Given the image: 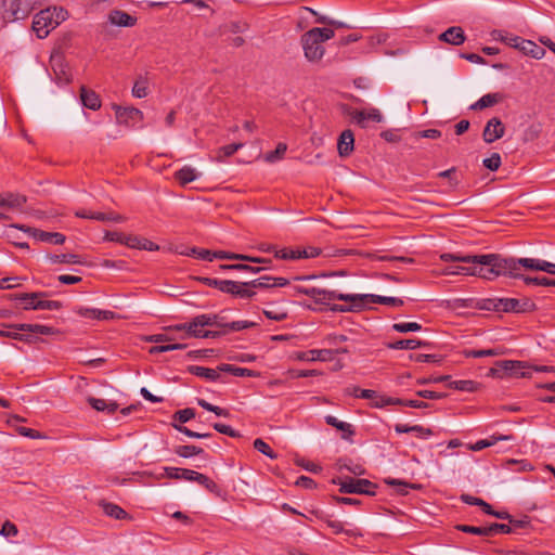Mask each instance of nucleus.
Segmentation results:
<instances>
[{
    "instance_id": "49530a36",
    "label": "nucleus",
    "mask_w": 555,
    "mask_h": 555,
    "mask_svg": "<svg viewBox=\"0 0 555 555\" xmlns=\"http://www.w3.org/2000/svg\"><path fill=\"white\" fill-rule=\"evenodd\" d=\"M542 132V124L534 122L528 126V128L524 131V141L532 142L539 139Z\"/></svg>"
},
{
    "instance_id": "aec40b11",
    "label": "nucleus",
    "mask_w": 555,
    "mask_h": 555,
    "mask_svg": "<svg viewBox=\"0 0 555 555\" xmlns=\"http://www.w3.org/2000/svg\"><path fill=\"white\" fill-rule=\"evenodd\" d=\"M7 328L18 330L23 332H30L34 334L40 335H53L57 331L51 326L41 325V324H4Z\"/></svg>"
},
{
    "instance_id": "6e6552de",
    "label": "nucleus",
    "mask_w": 555,
    "mask_h": 555,
    "mask_svg": "<svg viewBox=\"0 0 555 555\" xmlns=\"http://www.w3.org/2000/svg\"><path fill=\"white\" fill-rule=\"evenodd\" d=\"M333 483L340 486L339 491L341 493H359L375 495L374 489H376V485L367 479L348 478L343 481L341 479L338 478L333 479Z\"/></svg>"
},
{
    "instance_id": "3c124183",
    "label": "nucleus",
    "mask_w": 555,
    "mask_h": 555,
    "mask_svg": "<svg viewBox=\"0 0 555 555\" xmlns=\"http://www.w3.org/2000/svg\"><path fill=\"white\" fill-rule=\"evenodd\" d=\"M286 150L287 145L285 143H279L274 151L267 153L264 155V160L268 163H274L276 160H280L284 157Z\"/></svg>"
},
{
    "instance_id": "72a5a7b5",
    "label": "nucleus",
    "mask_w": 555,
    "mask_h": 555,
    "mask_svg": "<svg viewBox=\"0 0 555 555\" xmlns=\"http://www.w3.org/2000/svg\"><path fill=\"white\" fill-rule=\"evenodd\" d=\"M428 344L426 341H422V340H418V339H400V340H397L395 343H389L387 344V347L389 349H410V350H413V349H416V348H421V347H425L427 346Z\"/></svg>"
},
{
    "instance_id": "37998d69",
    "label": "nucleus",
    "mask_w": 555,
    "mask_h": 555,
    "mask_svg": "<svg viewBox=\"0 0 555 555\" xmlns=\"http://www.w3.org/2000/svg\"><path fill=\"white\" fill-rule=\"evenodd\" d=\"M48 259L52 263H67V264H76L81 263L79 256L75 254H61V255H50Z\"/></svg>"
},
{
    "instance_id": "4468645a",
    "label": "nucleus",
    "mask_w": 555,
    "mask_h": 555,
    "mask_svg": "<svg viewBox=\"0 0 555 555\" xmlns=\"http://www.w3.org/2000/svg\"><path fill=\"white\" fill-rule=\"evenodd\" d=\"M26 201V196L18 193H0V207L8 211H21Z\"/></svg>"
},
{
    "instance_id": "412c9836",
    "label": "nucleus",
    "mask_w": 555,
    "mask_h": 555,
    "mask_svg": "<svg viewBox=\"0 0 555 555\" xmlns=\"http://www.w3.org/2000/svg\"><path fill=\"white\" fill-rule=\"evenodd\" d=\"M439 39L453 46H461L462 43H464L466 37L461 27L452 26L449 27L442 34H440Z\"/></svg>"
},
{
    "instance_id": "680f3d73",
    "label": "nucleus",
    "mask_w": 555,
    "mask_h": 555,
    "mask_svg": "<svg viewBox=\"0 0 555 555\" xmlns=\"http://www.w3.org/2000/svg\"><path fill=\"white\" fill-rule=\"evenodd\" d=\"M487 530H488V537H493L498 533H511L512 527L506 524L494 522V524L487 526Z\"/></svg>"
},
{
    "instance_id": "a18cd8bd",
    "label": "nucleus",
    "mask_w": 555,
    "mask_h": 555,
    "mask_svg": "<svg viewBox=\"0 0 555 555\" xmlns=\"http://www.w3.org/2000/svg\"><path fill=\"white\" fill-rule=\"evenodd\" d=\"M179 423H173L172 426L178 429L179 431L185 434L186 436L191 438H207L210 437V434L208 433H196L190 430L188 427L183 426L184 423H186L190 418H177Z\"/></svg>"
},
{
    "instance_id": "bf43d9fd",
    "label": "nucleus",
    "mask_w": 555,
    "mask_h": 555,
    "mask_svg": "<svg viewBox=\"0 0 555 555\" xmlns=\"http://www.w3.org/2000/svg\"><path fill=\"white\" fill-rule=\"evenodd\" d=\"M180 255L195 256L199 259L212 261L211 251L208 249H199L196 247L190 248V251H179Z\"/></svg>"
},
{
    "instance_id": "1a4fd4ad",
    "label": "nucleus",
    "mask_w": 555,
    "mask_h": 555,
    "mask_svg": "<svg viewBox=\"0 0 555 555\" xmlns=\"http://www.w3.org/2000/svg\"><path fill=\"white\" fill-rule=\"evenodd\" d=\"M50 67L54 75V80L59 85H68L72 81V73L62 52L53 51L51 53Z\"/></svg>"
},
{
    "instance_id": "79ce46f5",
    "label": "nucleus",
    "mask_w": 555,
    "mask_h": 555,
    "mask_svg": "<svg viewBox=\"0 0 555 555\" xmlns=\"http://www.w3.org/2000/svg\"><path fill=\"white\" fill-rule=\"evenodd\" d=\"M191 481H195V482L202 485L203 487H205L210 492H217L218 491L217 483L214 480H211L210 478H208L206 475L201 474L198 472L194 470L193 476L191 478Z\"/></svg>"
},
{
    "instance_id": "8fccbe9b",
    "label": "nucleus",
    "mask_w": 555,
    "mask_h": 555,
    "mask_svg": "<svg viewBox=\"0 0 555 555\" xmlns=\"http://www.w3.org/2000/svg\"><path fill=\"white\" fill-rule=\"evenodd\" d=\"M253 446L258 452L264 454L266 456L272 460H275L278 457V454L270 448V446L260 438L255 439Z\"/></svg>"
},
{
    "instance_id": "ddd939ff",
    "label": "nucleus",
    "mask_w": 555,
    "mask_h": 555,
    "mask_svg": "<svg viewBox=\"0 0 555 555\" xmlns=\"http://www.w3.org/2000/svg\"><path fill=\"white\" fill-rule=\"evenodd\" d=\"M505 134V125L498 117L489 119L482 132V139L486 143H493Z\"/></svg>"
},
{
    "instance_id": "39448f33",
    "label": "nucleus",
    "mask_w": 555,
    "mask_h": 555,
    "mask_svg": "<svg viewBox=\"0 0 555 555\" xmlns=\"http://www.w3.org/2000/svg\"><path fill=\"white\" fill-rule=\"evenodd\" d=\"M469 266H454L443 269L441 275H474L482 279L492 280L496 278L495 268L481 262H466Z\"/></svg>"
},
{
    "instance_id": "f03ea898",
    "label": "nucleus",
    "mask_w": 555,
    "mask_h": 555,
    "mask_svg": "<svg viewBox=\"0 0 555 555\" xmlns=\"http://www.w3.org/2000/svg\"><path fill=\"white\" fill-rule=\"evenodd\" d=\"M68 16L63 8H48L37 13L33 21V29L39 38H46L52 29L57 27Z\"/></svg>"
},
{
    "instance_id": "58836bf2",
    "label": "nucleus",
    "mask_w": 555,
    "mask_h": 555,
    "mask_svg": "<svg viewBox=\"0 0 555 555\" xmlns=\"http://www.w3.org/2000/svg\"><path fill=\"white\" fill-rule=\"evenodd\" d=\"M243 147V143H232L221 146L217 150L216 162L222 163L227 157L232 156L235 152Z\"/></svg>"
},
{
    "instance_id": "13d9d810",
    "label": "nucleus",
    "mask_w": 555,
    "mask_h": 555,
    "mask_svg": "<svg viewBox=\"0 0 555 555\" xmlns=\"http://www.w3.org/2000/svg\"><path fill=\"white\" fill-rule=\"evenodd\" d=\"M203 452V449L196 446H180L176 449V453L182 457H191Z\"/></svg>"
},
{
    "instance_id": "6ab92c4d",
    "label": "nucleus",
    "mask_w": 555,
    "mask_h": 555,
    "mask_svg": "<svg viewBox=\"0 0 555 555\" xmlns=\"http://www.w3.org/2000/svg\"><path fill=\"white\" fill-rule=\"evenodd\" d=\"M76 313L81 318L92 319V320H113L116 318V314L113 311L108 310H100L94 308H86L79 307L76 309Z\"/></svg>"
},
{
    "instance_id": "774afa93",
    "label": "nucleus",
    "mask_w": 555,
    "mask_h": 555,
    "mask_svg": "<svg viewBox=\"0 0 555 555\" xmlns=\"http://www.w3.org/2000/svg\"><path fill=\"white\" fill-rule=\"evenodd\" d=\"M310 30L315 33L314 36L318 37L322 43L325 42L326 40L332 39L335 36L334 30L331 28H326V27H324V28L315 27Z\"/></svg>"
},
{
    "instance_id": "2f4dec72",
    "label": "nucleus",
    "mask_w": 555,
    "mask_h": 555,
    "mask_svg": "<svg viewBox=\"0 0 555 555\" xmlns=\"http://www.w3.org/2000/svg\"><path fill=\"white\" fill-rule=\"evenodd\" d=\"M198 177L199 173L195 168L191 166H184L175 173V178L181 186H185L188 183L196 180Z\"/></svg>"
},
{
    "instance_id": "5fc2aeb1",
    "label": "nucleus",
    "mask_w": 555,
    "mask_h": 555,
    "mask_svg": "<svg viewBox=\"0 0 555 555\" xmlns=\"http://www.w3.org/2000/svg\"><path fill=\"white\" fill-rule=\"evenodd\" d=\"M504 465L507 469H513L512 468L513 466H517L515 470H518V472H530L533 469V466L531 465V463H529L526 460L511 459V460L506 461Z\"/></svg>"
},
{
    "instance_id": "09e8293b",
    "label": "nucleus",
    "mask_w": 555,
    "mask_h": 555,
    "mask_svg": "<svg viewBox=\"0 0 555 555\" xmlns=\"http://www.w3.org/2000/svg\"><path fill=\"white\" fill-rule=\"evenodd\" d=\"M274 257L283 260L300 259L299 248H281L274 249Z\"/></svg>"
},
{
    "instance_id": "f257e3e1",
    "label": "nucleus",
    "mask_w": 555,
    "mask_h": 555,
    "mask_svg": "<svg viewBox=\"0 0 555 555\" xmlns=\"http://www.w3.org/2000/svg\"><path fill=\"white\" fill-rule=\"evenodd\" d=\"M495 266V274L499 275H507L514 279L527 278L521 274L519 269L522 267L526 270L530 271H543L550 274H555V263L535 259V258H501L499 255H495V260L492 261Z\"/></svg>"
},
{
    "instance_id": "ea45409f",
    "label": "nucleus",
    "mask_w": 555,
    "mask_h": 555,
    "mask_svg": "<svg viewBox=\"0 0 555 555\" xmlns=\"http://www.w3.org/2000/svg\"><path fill=\"white\" fill-rule=\"evenodd\" d=\"M102 507L104 513L109 517H113L115 519L128 518V513L114 503H103Z\"/></svg>"
},
{
    "instance_id": "e2e57ef3",
    "label": "nucleus",
    "mask_w": 555,
    "mask_h": 555,
    "mask_svg": "<svg viewBox=\"0 0 555 555\" xmlns=\"http://www.w3.org/2000/svg\"><path fill=\"white\" fill-rule=\"evenodd\" d=\"M295 464L297 466H300L302 467L304 469L308 470V472H311V473H314V474H318L322 470V467L313 462H310L304 457H297L295 460Z\"/></svg>"
},
{
    "instance_id": "a878e982",
    "label": "nucleus",
    "mask_w": 555,
    "mask_h": 555,
    "mask_svg": "<svg viewBox=\"0 0 555 555\" xmlns=\"http://www.w3.org/2000/svg\"><path fill=\"white\" fill-rule=\"evenodd\" d=\"M504 95L502 93H488L481 96L476 103L470 105V109L473 111H481L487 107H491L502 102Z\"/></svg>"
},
{
    "instance_id": "473e14b6",
    "label": "nucleus",
    "mask_w": 555,
    "mask_h": 555,
    "mask_svg": "<svg viewBox=\"0 0 555 555\" xmlns=\"http://www.w3.org/2000/svg\"><path fill=\"white\" fill-rule=\"evenodd\" d=\"M519 50L522 51L526 55L537 60H541L545 55V50L531 40L525 39V41L521 42Z\"/></svg>"
},
{
    "instance_id": "c03bdc74",
    "label": "nucleus",
    "mask_w": 555,
    "mask_h": 555,
    "mask_svg": "<svg viewBox=\"0 0 555 555\" xmlns=\"http://www.w3.org/2000/svg\"><path fill=\"white\" fill-rule=\"evenodd\" d=\"M398 403H401V399H395V398H390V397H385V396L378 395L376 392L375 397H373V399L371 400V402L369 404L372 408L380 409V408H384L386 405L398 404Z\"/></svg>"
},
{
    "instance_id": "864d4df0",
    "label": "nucleus",
    "mask_w": 555,
    "mask_h": 555,
    "mask_svg": "<svg viewBox=\"0 0 555 555\" xmlns=\"http://www.w3.org/2000/svg\"><path fill=\"white\" fill-rule=\"evenodd\" d=\"M43 293H31V294H22L18 299L25 301V309L29 310H37L36 309V301H39V298L43 297Z\"/></svg>"
},
{
    "instance_id": "0eeeda50",
    "label": "nucleus",
    "mask_w": 555,
    "mask_h": 555,
    "mask_svg": "<svg viewBox=\"0 0 555 555\" xmlns=\"http://www.w3.org/2000/svg\"><path fill=\"white\" fill-rule=\"evenodd\" d=\"M315 33L308 30L301 36V46L306 59L312 63H319L325 53L323 43L314 36Z\"/></svg>"
},
{
    "instance_id": "69168bd1",
    "label": "nucleus",
    "mask_w": 555,
    "mask_h": 555,
    "mask_svg": "<svg viewBox=\"0 0 555 555\" xmlns=\"http://www.w3.org/2000/svg\"><path fill=\"white\" fill-rule=\"evenodd\" d=\"M37 310H59L62 307V304L56 300H41L36 301Z\"/></svg>"
},
{
    "instance_id": "6e6d98bb",
    "label": "nucleus",
    "mask_w": 555,
    "mask_h": 555,
    "mask_svg": "<svg viewBox=\"0 0 555 555\" xmlns=\"http://www.w3.org/2000/svg\"><path fill=\"white\" fill-rule=\"evenodd\" d=\"M455 528L459 531H462L465 533L488 537L487 526L476 527V526H469V525H457V526H455Z\"/></svg>"
},
{
    "instance_id": "4be33fe9",
    "label": "nucleus",
    "mask_w": 555,
    "mask_h": 555,
    "mask_svg": "<svg viewBox=\"0 0 555 555\" xmlns=\"http://www.w3.org/2000/svg\"><path fill=\"white\" fill-rule=\"evenodd\" d=\"M395 430L398 434H411L418 439H427L433 435V430L430 428L423 427L421 425L408 426L398 424L396 425Z\"/></svg>"
},
{
    "instance_id": "f8f14e48",
    "label": "nucleus",
    "mask_w": 555,
    "mask_h": 555,
    "mask_svg": "<svg viewBox=\"0 0 555 555\" xmlns=\"http://www.w3.org/2000/svg\"><path fill=\"white\" fill-rule=\"evenodd\" d=\"M351 118L361 127L366 128L369 121L382 122L384 116L378 108L356 109L350 113Z\"/></svg>"
},
{
    "instance_id": "2eb2a0df",
    "label": "nucleus",
    "mask_w": 555,
    "mask_h": 555,
    "mask_svg": "<svg viewBox=\"0 0 555 555\" xmlns=\"http://www.w3.org/2000/svg\"><path fill=\"white\" fill-rule=\"evenodd\" d=\"M440 259L443 261H460V262H481L482 264L495 266L492 263L495 260V254L488 255H474V256H459L454 254H442Z\"/></svg>"
},
{
    "instance_id": "9b49d317",
    "label": "nucleus",
    "mask_w": 555,
    "mask_h": 555,
    "mask_svg": "<svg viewBox=\"0 0 555 555\" xmlns=\"http://www.w3.org/2000/svg\"><path fill=\"white\" fill-rule=\"evenodd\" d=\"M113 108L115 109L116 120L120 125L131 127L135 122L143 120V113L135 107L114 105Z\"/></svg>"
},
{
    "instance_id": "c756f323",
    "label": "nucleus",
    "mask_w": 555,
    "mask_h": 555,
    "mask_svg": "<svg viewBox=\"0 0 555 555\" xmlns=\"http://www.w3.org/2000/svg\"><path fill=\"white\" fill-rule=\"evenodd\" d=\"M513 437L509 435H491L486 439H480L475 443L468 446V449L472 451H481L486 448L494 446L498 441L501 440H511Z\"/></svg>"
},
{
    "instance_id": "de8ad7c7",
    "label": "nucleus",
    "mask_w": 555,
    "mask_h": 555,
    "mask_svg": "<svg viewBox=\"0 0 555 555\" xmlns=\"http://www.w3.org/2000/svg\"><path fill=\"white\" fill-rule=\"evenodd\" d=\"M219 370L221 372L231 373L235 376H256L257 375V373H255L254 371H250L248 369H243V367H236L231 364H221L219 366Z\"/></svg>"
},
{
    "instance_id": "7ed1b4c3",
    "label": "nucleus",
    "mask_w": 555,
    "mask_h": 555,
    "mask_svg": "<svg viewBox=\"0 0 555 555\" xmlns=\"http://www.w3.org/2000/svg\"><path fill=\"white\" fill-rule=\"evenodd\" d=\"M482 308L494 311H503V312H529L535 310V304L525 297L521 299L516 298H499V299H489Z\"/></svg>"
},
{
    "instance_id": "423d86ee",
    "label": "nucleus",
    "mask_w": 555,
    "mask_h": 555,
    "mask_svg": "<svg viewBox=\"0 0 555 555\" xmlns=\"http://www.w3.org/2000/svg\"><path fill=\"white\" fill-rule=\"evenodd\" d=\"M489 375L493 377H527L530 376V371L526 362L502 360L495 362L494 366L490 369Z\"/></svg>"
},
{
    "instance_id": "393cba45",
    "label": "nucleus",
    "mask_w": 555,
    "mask_h": 555,
    "mask_svg": "<svg viewBox=\"0 0 555 555\" xmlns=\"http://www.w3.org/2000/svg\"><path fill=\"white\" fill-rule=\"evenodd\" d=\"M212 325H223V323L220 322V317L218 314H199L192 319L189 328L192 330Z\"/></svg>"
},
{
    "instance_id": "052dcab7",
    "label": "nucleus",
    "mask_w": 555,
    "mask_h": 555,
    "mask_svg": "<svg viewBox=\"0 0 555 555\" xmlns=\"http://www.w3.org/2000/svg\"><path fill=\"white\" fill-rule=\"evenodd\" d=\"M385 482L390 486L399 487L398 492L402 495L408 493V490H406L408 488H411V489H420L421 488L420 485H412V483H408L405 481H401L398 479H386Z\"/></svg>"
},
{
    "instance_id": "4c0bfd02",
    "label": "nucleus",
    "mask_w": 555,
    "mask_h": 555,
    "mask_svg": "<svg viewBox=\"0 0 555 555\" xmlns=\"http://www.w3.org/2000/svg\"><path fill=\"white\" fill-rule=\"evenodd\" d=\"M190 371L196 376L206 378L208 380H217L220 377V370L218 369H209L204 366H192Z\"/></svg>"
},
{
    "instance_id": "4d7b16f0",
    "label": "nucleus",
    "mask_w": 555,
    "mask_h": 555,
    "mask_svg": "<svg viewBox=\"0 0 555 555\" xmlns=\"http://www.w3.org/2000/svg\"><path fill=\"white\" fill-rule=\"evenodd\" d=\"M421 328H422L421 324H418L416 322L392 324V330L398 333L418 332V331H421Z\"/></svg>"
},
{
    "instance_id": "20e7f679",
    "label": "nucleus",
    "mask_w": 555,
    "mask_h": 555,
    "mask_svg": "<svg viewBox=\"0 0 555 555\" xmlns=\"http://www.w3.org/2000/svg\"><path fill=\"white\" fill-rule=\"evenodd\" d=\"M2 25L26 18L33 10L30 0H1Z\"/></svg>"
},
{
    "instance_id": "e433bc0d",
    "label": "nucleus",
    "mask_w": 555,
    "mask_h": 555,
    "mask_svg": "<svg viewBox=\"0 0 555 555\" xmlns=\"http://www.w3.org/2000/svg\"><path fill=\"white\" fill-rule=\"evenodd\" d=\"M349 305H333L330 310L334 312H359L365 306L364 300H346Z\"/></svg>"
},
{
    "instance_id": "b1692460",
    "label": "nucleus",
    "mask_w": 555,
    "mask_h": 555,
    "mask_svg": "<svg viewBox=\"0 0 555 555\" xmlns=\"http://www.w3.org/2000/svg\"><path fill=\"white\" fill-rule=\"evenodd\" d=\"M89 404L96 411L106 414H114L118 411V403L112 400L100 399V398H88Z\"/></svg>"
},
{
    "instance_id": "0e129e2a",
    "label": "nucleus",
    "mask_w": 555,
    "mask_h": 555,
    "mask_svg": "<svg viewBox=\"0 0 555 555\" xmlns=\"http://www.w3.org/2000/svg\"><path fill=\"white\" fill-rule=\"evenodd\" d=\"M483 166L491 171H495L501 166V156L499 153H493L490 157L483 159Z\"/></svg>"
},
{
    "instance_id": "c9c22d12",
    "label": "nucleus",
    "mask_w": 555,
    "mask_h": 555,
    "mask_svg": "<svg viewBox=\"0 0 555 555\" xmlns=\"http://www.w3.org/2000/svg\"><path fill=\"white\" fill-rule=\"evenodd\" d=\"M166 476L171 479H183L186 481H191L194 470L188 468H179V467H164Z\"/></svg>"
},
{
    "instance_id": "bb28decb",
    "label": "nucleus",
    "mask_w": 555,
    "mask_h": 555,
    "mask_svg": "<svg viewBox=\"0 0 555 555\" xmlns=\"http://www.w3.org/2000/svg\"><path fill=\"white\" fill-rule=\"evenodd\" d=\"M297 358L302 361H330L333 359V350L313 349L299 353Z\"/></svg>"
},
{
    "instance_id": "cd10ccee",
    "label": "nucleus",
    "mask_w": 555,
    "mask_h": 555,
    "mask_svg": "<svg viewBox=\"0 0 555 555\" xmlns=\"http://www.w3.org/2000/svg\"><path fill=\"white\" fill-rule=\"evenodd\" d=\"M80 100L89 109L98 111L101 107L100 96L93 91L87 89L85 86L80 88Z\"/></svg>"
},
{
    "instance_id": "f3484780",
    "label": "nucleus",
    "mask_w": 555,
    "mask_h": 555,
    "mask_svg": "<svg viewBox=\"0 0 555 555\" xmlns=\"http://www.w3.org/2000/svg\"><path fill=\"white\" fill-rule=\"evenodd\" d=\"M107 18L112 25L118 27H133L137 24V17L121 10H112Z\"/></svg>"
},
{
    "instance_id": "a19ab883",
    "label": "nucleus",
    "mask_w": 555,
    "mask_h": 555,
    "mask_svg": "<svg viewBox=\"0 0 555 555\" xmlns=\"http://www.w3.org/2000/svg\"><path fill=\"white\" fill-rule=\"evenodd\" d=\"M449 387L460 391L474 392L479 389V384L469 379L454 380L449 384Z\"/></svg>"
},
{
    "instance_id": "5701e85b",
    "label": "nucleus",
    "mask_w": 555,
    "mask_h": 555,
    "mask_svg": "<svg viewBox=\"0 0 555 555\" xmlns=\"http://www.w3.org/2000/svg\"><path fill=\"white\" fill-rule=\"evenodd\" d=\"M354 137L351 130H345L341 132L337 143L338 154L341 157L348 156L353 151Z\"/></svg>"
},
{
    "instance_id": "dca6fc26",
    "label": "nucleus",
    "mask_w": 555,
    "mask_h": 555,
    "mask_svg": "<svg viewBox=\"0 0 555 555\" xmlns=\"http://www.w3.org/2000/svg\"><path fill=\"white\" fill-rule=\"evenodd\" d=\"M223 293L241 298H250L256 294L253 289L251 282H235L230 280H227Z\"/></svg>"
},
{
    "instance_id": "338daca9",
    "label": "nucleus",
    "mask_w": 555,
    "mask_h": 555,
    "mask_svg": "<svg viewBox=\"0 0 555 555\" xmlns=\"http://www.w3.org/2000/svg\"><path fill=\"white\" fill-rule=\"evenodd\" d=\"M132 95L143 99L147 95V85L144 80H137L132 88Z\"/></svg>"
},
{
    "instance_id": "7c9ffc66",
    "label": "nucleus",
    "mask_w": 555,
    "mask_h": 555,
    "mask_svg": "<svg viewBox=\"0 0 555 555\" xmlns=\"http://www.w3.org/2000/svg\"><path fill=\"white\" fill-rule=\"evenodd\" d=\"M363 300L366 302H373V304H380V305H388L393 307H402L404 301L397 297H386V296H379V295H372V294H363L361 295Z\"/></svg>"
},
{
    "instance_id": "f704fd0d",
    "label": "nucleus",
    "mask_w": 555,
    "mask_h": 555,
    "mask_svg": "<svg viewBox=\"0 0 555 555\" xmlns=\"http://www.w3.org/2000/svg\"><path fill=\"white\" fill-rule=\"evenodd\" d=\"M328 425L335 427L338 431H340V436L343 439H349L353 434V427L351 424L340 421L339 418H326Z\"/></svg>"
},
{
    "instance_id": "c85d7f7f",
    "label": "nucleus",
    "mask_w": 555,
    "mask_h": 555,
    "mask_svg": "<svg viewBox=\"0 0 555 555\" xmlns=\"http://www.w3.org/2000/svg\"><path fill=\"white\" fill-rule=\"evenodd\" d=\"M33 236L41 242H47L55 245L63 244L65 242V236L59 232H46L37 229H29Z\"/></svg>"
},
{
    "instance_id": "9d476101",
    "label": "nucleus",
    "mask_w": 555,
    "mask_h": 555,
    "mask_svg": "<svg viewBox=\"0 0 555 555\" xmlns=\"http://www.w3.org/2000/svg\"><path fill=\"white\" fill-rule=\"evenodd\" d=\"M305 295L324 302L325 300H363L360 294H344L325 288L311 287L305 291Z\"/></svg>"
},
{
    "instance_id": "603ef678",
    "label": "nucleus",
    "mask_w": 555,
    "mask_h": 555,
    "mask_svg": "<svg viewBox=\"0 0 555 555\" xmlns=\"http://www.w3.org/2000/svg\"><path fill=\"white\" fill-rule=\"evenodd\" d=\"M227 334V331H204L202 328H192L191 337L195 338H217Z\"/></svg>"
},
{
    "instance_id": "a211bd4d",
    "label": "nucleus",
    "mask_w": 555,
    "mask_h": 555,
    "mask_svg": "<svg viewBox=\"0 0 555 555\" xmlns=\"http://www.w3.org/2000/svg\"><path fill=\"white\" fill-rule=\"evenodd\" d=\"M125 245L130 248L141 249V250H150L155 251L159 249V246L154 242L139 236V235H127L125 240Z\"/></svg>"
}]
</instances>
